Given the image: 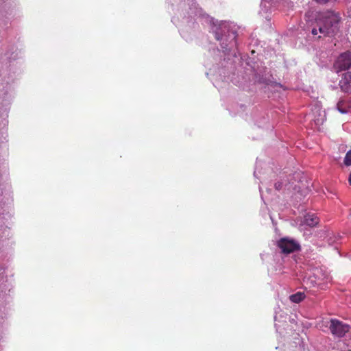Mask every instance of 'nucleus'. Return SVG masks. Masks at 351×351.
<instances>
[{"label":"nucleus","mask_w":351,"mask_h":351,"mask_svg":"<svg viewBox=\"0 0 351 351\" xmlns=\"http://www.w3.org/2000/svg\"><path fill=\"white\" fill-rule=\"evenodd\" d=\"M213 31L215 33V38L220 42L221 47L224 53H227L236 46V34L233 31L230 32L226 23L215 27Z\"/></svg>","instance_id":"f257e3e1"},{"label":"nucleus","mask_w":351,"mask_h":351,"mask_svg":"<svg viewBox=\"0 0 351 351\" xmlns=\"http://www.w3.org/2000/svg\"><path fill=\"white\" fill-rule=\"evenodd\" d=\"M339 18L335 15H330L326 18L323 24L319 26V32L324 36L335 34L338 29Z\"/></svg>","instance_id":"f03ea898"},{"label":"nucleus","mask_w":351,"mask_h":351,"mask_svg":"<svg viewBox=\"0 0 351 351\" xmlns=\"http://www.w3.org/2000/svg\"><path fill=\"white\" fill-rule=\"evenodd\" d=\"M329 329L335 337H343L350 330V326L343 322L332 319L330 322Z\"/></svg>","instance_id":"7ed1b4c3"},{"label":"nucleus","mask_w":351,"mask_h":351,"mask_svg":"<svg viewBox=\"0 0 351 351\" xmlns=\"http://www.w3.org/2000/svg\"><path fill=\"white\" fill-rule=\"evenodd\" d=\"M278 246L285 254H289L298 250L299 244L293 239L282 238L278 242Z\"/></svg>","instance_id":"20e7f679"},{"label":"nucleus","mask_w":351,"mask_h":351,"mask_svg":"<svg viewBox=\"0 0 351 351\" xmlns=\"http://www.w3.org/2000/svg\"><path fill=\"white\" fill-rule=\"evenodd\" d=\"M335 65L337 68L341 71H345L350 68L351 66V52L348 51L341 54Z\"/></svg>","instance_id":"39448f33"},{"label":"nucleus","mask_w":351,"mask_h":351,"mask_svg":"<svg viewBox=\"0 0 351 351\" xmlns=\"http://www.w3.org/2000/svg\"><path fill=\"white\" fill-rule=\"evenodd\" d=\"M315 112L317 113V116L315 115L312 119L316 125H321L326 120V114L324 111H322L319 107L315 108Z\"/></svg>","instance_id":"423d86ee"},{"label":"nucleus","mask_w":351,"mask_h":351,"mask_svg":"<svg viewBox=\"0 0 351 351\" xmlns=\"http://www.w3.org/2000/svg\"><path fill=\"white\" fill-rule=\"evenodd\" d=\"M319 223V219L315 214H307L304 217V223L313 227Z\"/></svg>","instance_id":"0eeeda50"},{"label":"nucleus","mask_w":351,"mask_h":351,"mask_svg":"<svg viewBox=\"0 0 351 351\" xmlns=\"http://www.w3.org/2000/svg\"><path fill=\"white\" fill-rule=\"evenodd\" d=\"M350 106L351 104L346 103L344 100H341L337 104V108L341 114H346L348 112V108Z\"/></svg>","instance_id":"6e6552de"},{"label":"nucleus","mask_w":351,"mask_h":351,"mask_svg":"<svg viewBox=\"0 0 351 351\" xmlns=\"http://www.w3.org/2000/svg\"><path fill=\"white\" fill-rule=\"evenodd\" d=\"M290 300L294 303H299L304 298V294L302 292H298L295 294L290 295Z\"/></svg>","instance_id":"1a4fd4ad"},{"label":"nucleus","mask_w":351,"mask_h":351,"mask_svg":"<svg viewBox=\"0 0 351 351\" xmlns=\"http://www.w3.org/2000/svg\"><path fill=\"white\" fill-rule=\"evenodd\" d=\"M339 85H340L341 89L343 90L344 91L348 90V89L350 88V85H349V83L348 82L347 75H345V79L343 80L340 81Z\"/></svg>","instance_id":"9d476101"},{"label":"nucleus","mask_w":351,"mask_h":351,"mask_svg":"<svg viewBox=\"0 0 351 351\" xmlns=\"http://www.w3.org/2000/svg\"><path fill=\"white\" fill-rule=\"evenodd\" d=\"M343 163L346 166H350L351 165V150L347 152L344 160Z\"/></svg>","instance_id":"9b49d317"},{"label":"nucleus","mask_w":351,"mask_h":351,"mask_svg":"<svg viewBox=\"0 0 351 351\" xmlns=\"http://www.w3.org/2000/svg\"><path fill=\"white\" fill-rule=\"evenodd\" d=\"M282 184L281 182H276L275 183V188H276V189L277 191H279V190L282 189Z\"/></svg>","instance_id":"f8f14e48"},{"label":"nucleus","mask_w":351,"mask_h":351,"mask_svg":"<svg viewBox=\"0 0 351 351\" xmlns=\"http://www.w3.org/2000/svg\"><path fill=\"white\" fill-rule=\"evenodd\" d=\"M318 32H319V28H318V29H317V28H313V29H312V34H313V35H316V34H317Z\"/></svg>","instance_id":"ddd939ff"},{"label":"nucleus","mask_w":351,"mask_h":351,"mask_svg":"<svg viewBox=\"0 0 351 351\" xmlns=\"http://www.w3.org/2000/svg\"><path fill=\"white\" fill-rule=\"evenodd\" d=\"M317 2L319 3H326L328 2L330 0H315Z\"/></svg>","instance_id":"4468645a"},{"label":"nucleus","mask_w":351,"mask_h":351,"mask_svg":"<svg viewBox=\"0 0 351 351\" xmlns=\"http://www.w3.org/2000/svg\"><path fill=\"white\" fill-rule=\"evenodd\" d=\"M348 181H349L350 184L351 185V173H350Z\"/></svg>","instance_id":"2eb2a0df"},{"label":"nucleus","mask_w":351,"mask_h":351,"mask_svg":"<svg viewBox=\"0 0 351 351\" xmlns=\"http://www.w3.org/2000/svg\"><path fill=\"white\" fill-rule=\"evenodd\" d=\"M330 278L327 277V278L326 280V282H330Z\"/></svg>","instance_id":"dca6fc26"},{"label":"nucleus","mask_w":351,"mask_h":351,"mask_svg":"<svg viewBox=\"0 0 351 351\" xmlns=\"http://www.w3.org/2000/svg\"><path fill=\"white\" fill-rule=\"evenodd\" d=\"M254 174L255 176H256V171H254Z\"/></svg>","instance_id":"f3484780"}]
</instances>
